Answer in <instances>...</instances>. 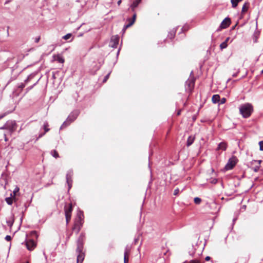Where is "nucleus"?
<instances>
[{
    "instance_id": "1",
    "label": "nucleus",
    "mask_w": 263,
    "mask_h": 263,
    "mask_svg": "<svg viewBox=\"0 0 263 263\" xmlns=\"http://www.w3.org/2000/svg\"><path fill=\"white\" fill-rule=\"evenodd\" d=\"M84 213L82 211L78 210L77 215L74 219V224L72 227V231L78 234L82 228L84 223Z\"/></svg>"
},
{
    "instance_id": "2",
    "label": "nucleus",
    "mask_w": 263,
    "mask_h": 263,
    "mask_svg": "<svg viewBox=\"0 0 263 263\" xmlns=\"http://www.w3.org/2000/svg\"><path fill=\"white\" fill-rule=\"evenodd\" d=\"M84 235L81 233L77 241V252L78 253L77 256V262L82 263L85 257V254L83 252V241L84 240Z\"/></svg>"
},
{
    "instance_id": "3",
    "label": "nucleus",
    "mask_w": 263,
    "mask_h": 263,
    "mask_svg": "<svg viewBox=\"0 0 263 263\" xmlns=\"http://www.w3.org/2000/svg\"><path fill=\"white\" fill-rule=\"evenodd\" d=\"M253 111V107L250 103H245L241 105L239 107V112L245 118H249Z\"/></svg>"
},
{
    "instance_id": "4",
    "label": "nucleus",
    "mask_w": 263,
    "mask_h": 263,
    "mask_svg": "<svg viewBox=\"0 0 263 263\" xmlns=\"http://www.w3.org/2000/svg\"><path fill=\"white\" fill-rule=\"evenodd\" d=\"M73 211L72 204L70 203L68 204H65L64 206V213L66 218V223L68 225L71 220V213Z\"/></svg>"
},
{
    "instance_id": "5",
    "label": "nucleus",
    "mask_w": 263,
    "mask_h": 263,
    "mask_svg": "<svg viewBox=\"0 0 263 263\" xmlns=\"http://www.w3.org/2000/svg\"><path fill=\"white\" fill-rule=\"evenodd\" d=\"M17 128V124L14 121H10L7 122L4 126L2 127L0 129H8L10 133L14 132Z\"/></svg>"
},
{
    "instance_id": "6",
    "label": "nucleus",
    "mask_w": 263,
    "mask_h": 263,
    "mask_svg": "<svg viewBox=\"0 0 263 263\" xmlns=\"http://www.w3.org/2000/svg\"><path fill=\"white\" fill-rule=\"evenodd\" d=\"M195 80L194 78L189 79L185 82V90L189 93H191L194 88Z\"/></svg>"
},
{
    "instance_id": "7",
    "label": "nucleus",
    "mask_w": 263,
    "mask_h": 263,
    "mask_svg": "<svg viewBox=\"0 0 263 263\" xmlns=\"http://www.w3.org/2000/svg\"><path fill=\"white\" fill-rule=\"evenodd\" d=\"M237 159L235 156H233L229 159L227 164L226 165L224 168L226 170H230L232 169L237 163Z\"/></svg>"
},
{
    "instance_id": "8",
    "label": "nucleus",
    "mask_w": 263,
    "mask_h": 263,
    "mask_svg": "<svg viewBox=\"0 0 263 263\" xmlns=\"http://www.w3.org/2000/svg\"><path fill=\"white\" fill-rule=\"evenodd\" d=\"M231 19L229 17L225 18L221 23L219 27L217 29V31H219L222 29L228 28L231 24Z\"/></svg>"
},
{
    "instance_id": "9",
    "label": "nucleus",
    "mask_w": 263,
    "mask_h": 263,
    "mask_svg": "<svg viewBox=\"0 0 263 263\" xmlns=\"http://www.w3.org/2000/svg\"><path fill=\"white\" fill-rule=\"evenodd\" d=\"M26 246L27 249L29 251H32L34 249L36 246V243L32 239H27L25 242Z\"/></svg>"
},
{
    "instance_id": "10",
    "label": "nucleus",
    "mask_w": 263,
    "mask_h": 263,
    "mask_svg": "<svg viewBox=\"0 0 263 263\" xmlns=\"http://www.w3.org/2000/svg\"><path fill=\"white\" fill-rule=\"evenodd\" d=\"M73 176V172L72 171L69 170L67 172L66 174V182L68 184L69 189L71 187L72 180V177Z\"/></svg>"
},
{
    "instance_id": "11",
    "label": "nucleus",
    "mask_w": 263,
    "mask_h": 263,
    "mask_svg": "<svg viewBox=\"0 0 263 263\" xmlns=\"http://www.w3.org/2000/svg\"><path fill=\"white\" fill-rule=\"evenodd\" d=\"M78 115L79 112L77 111L71 112L67 118V121H68L69 123H72L77 119Z\"/></svg>"
},
{
    "instance_id": "12",
    "label": "nucleus",
    "mask_w": 263,
    "mask_h": 263,
    "mask_svg": "<svg viewBox=\"0 0 263 263\" xmlns=\"http://www.w3.org/2000/svg\"><path fill=\"white\" fill-rule=\"evenodd\" d=\"M43 128L44 129V132L39 134L38 137L36 139V140L42 137L46 133L50 130V128H49V124L46 121L44 123Z\"/></svg>"
},
{
    "instance_id": "13",
    "label": "nucleus",
    "mask_w": 263,
    "mask_h": 263,
    "mask_svg": "<svg viewBox=\"0 0 263 263\" xmlns=\"http://www.w3.org/2000/svg\"><path fill=\"white\" fill-rule=\"evenodd\" d=\"M227 148V144L224 142H221L219 144L217 148V150L226 151Z\"/></svg>"
},
{
    "instance_id": "14",
    "label": "nucleus",
    "mask_w": 263,
    "mask_h": 263,
    "mask_svg": "<svg viewBox=\"0 0 263 263\" xmlns=\"http://www.w3.org/2000/svg\"><path fill=\"white\" fill-rule=\"evenodd\" d=\"M141 0H135L133 4L130 5V7L133 12L135 11V9L138 7Z\"/></svg>"
},
{
    "instance_id": "15",
    "label": "nucleus",
    "mask_w": 263,
    "mask_h": 263,
    "mask_svg": "<svg viewBox=\"0 0 263 263\" xmlns=\"http://www.w3.org/2000/svg\"><path fill=\"white\" fill-rule=\"evenodd\" d=\"M119 38L117 36H114L111 37V42L114 43L112 47L116 48L119 43Z\"/></svg>"
},
{
    "instance_id": "16",
    "label": "nucleus",
    "mask_w": 263,
    "mask_h": 263,
    "mask_svg": "<svg viewBox=\"0 0 263 263\" xmlns=\"http://www.w3.org/2000/svg\"><path fill=\"white\" fill-rule=\"evenodd\" d=\"M195 139V136H190L188 138H187V142H186V146L187 147L191 146L194 142V140Z\"/></svg>"
},
{
    "instance_id": "17",
    "label": "nucleus",
    "mask_w": 263,
    "mask_h": 263,
    "mask_svg": "<svg viewBox=\"0 0 263 263\" xmlns=\"http://www.w3.org/2000/svg\"><path fill=\"white\" fill-rule=\"evenodd\" d=\"M229 39H230V37H227L226 39L224 42H222V43L220 44V48L221 50H223V49H225V48H226L227 47V46H228L227 43L229 41Z\"/></svg>"
},
{
    "instance_id": "18",
    "label": "nucleus",
    "mask_w": 263,
    "mask_h": 263,
    "mask_svg": "<svg viewBox=\"0 0 263 263\" xmlns=\"http://www.w3.org/2000/svg\"><path fill=\"white\" fill-rule=\"evenodd\" d=\"M212 102L214 103H217L220 101V96L218 95H214L212 98Z\"/></svg>"
},
{
    "instance_id": "19",
    "label": "nucleus",
    "mask_w": 263,
    "mask_h": 263,
    "mask_svg": "<svg viewBox=\"0 0 263 263\" xmlns=\"http://www.w3.org/2000/svg\"><path fill=\"white\" fill-rule=\"evenodd\" d=\"M249 5H250V4L248 2H246L243 4L242 8V10H241L242 13H244L247 11L249 7Z\"/></svg>"
},
{
    "instance_id": "20",
    "label": "nucleus",
    "mask_w": 263,
    "mask_h": 263,
    "mask_svg": "<svg viewBox=\"0 0 263 263\" xmlns=\"http://www.w3.org/2000/svg\"><path fill=\"white\" fill-rule=\"evenodd\" d=\"M176 30L173 29L171 31H170L168 34V37L170 39H173L174 38L176 34Z\"/></svg>"
},
{
    "instance_id": "21",
    "label": "nucleus",
    "mask_w": 263,
    "mask_h": 263,
    "mask_svg": "<svg viewBox=\"0 0 263 263\" xmlns=\"http://www.w3.org/2000/svg\"><path fill=\"white\" fill-rule=\"evenodd\" d=\"M35 76V73H31L29 75L27 78L24 81V83L27 84L31 79H32Z\"/></svg>"
},
{
    "instance_id": "22",
    "label": "nucleus",
    "mask_w": 263,
    "mask_h": 263,
    "mask_svg": "<svg viewBox=\"0 0 263 263\" xmlns=\"http://www.w3.org/2000/svg\"><path fill=\"white\" fill-rule=\"evenodd\" d=\"M14 197H13V196L8 197L6 198V201L9 205H11L13 203V199H14Z\"/></svg>"
},
{
    "instance_id": "23",
    "label": "nucleus",
    "mask_w": 263,
    "mask_h": 263,
    "mask_svg": "<svg viewBox=\"0 0 263 263\" xmlns=\"http://www.w3.org/2000/svg\"><path fill=\"white\" fill-rule=\"evenodd\" d=\"M242 0H231V2L232 3V7L235 8L238 5V3Z\"/></svg>"
},
{
    "instance_id": "24",
    "label": "nucleus",
    "mask_w": 263,
    "mask_h": 263,
    "mask_svg": "<svg viewBox=\"0 0 263 263\" xmlns=\"http://www.w3.org/2000/svg\"><path fill=\"white\" fill-rule=\"evenodd\" d=\"M130 252V247L128 246H127L125 249L124 255L129 256Z\"/></svg>"
},
{
    "instance_id": "25",
    "label": "nucleus",
    "mask_w": 263,
    "mask_h": 263,
    "mask_svg": "<svg viewBox=\"0 0 263 263\" xmlns=\"http://www.w3.org/2000/svg\"><path fill=\"white\" fill-rule=\"evenodd\" d=\"M50 154L55 158H58L59 157V154H58V152L55 150L51 151L50 152Z\"/></svg>"
},
{
    "instance_id": "26",
    "label": "nucleus",
    "mask_w": 263,
    "mask_h": 263,
    "mask_svg": "<svg viewBox=\"0 0 263 263\" xmlns=\"http://www.w3.org/2000/svg\"><path fill=\"white\" fill-rule=\"evenodd\" d=\"M20 191V188L18 186H16L14 189L13 193L11 194V196H13V197L15 198V196H16L17 193H18Z\"/></svg>"
},
{
    "instance_id": "27",
    "label": "nucleus",
    "mask_w": 263,
    "mask_h": 263,
    "mask_svg": "<svg viewBox=\"0 0 263 263\" xmlns=\"http://www.w3.org/2000/svg\"><path fill=\"white\" fill-rule=\"evenodd\" d=\"M70 124V123H69L68 121H67V120L66 119V120L62 124V125H61V129L62 128H65L66 127H67V126H68L69 124Z\"/></svg>"
},
{
    "instance_id": "28",
    "label": "nucleus",
    "mask_w": 263,
    "mask_h": 263,
    "mask_svg": "<svg viewBox=\"0 0 263 263\" xmlns=\"http://www.w3.org/2000/svg\"><path fill=\"white\" fill-rule=\"evenodd\" d=\"M195 203L196 204H199L201 202V199L199 197H195L194 199Z\"/></svg>"
},
{
    "instance_id": "29",
    "label": "nucleus",
    "mask_w": 263,
    "mask_h": 263,
    "mask_svg": "<svg viewBox=\"0 0 263 263\" xmlns=\"http://www.w3.org/2000/svg\"><path fill=\"white\" fill-rule=\"evenodd\" d=\"M72 36V34L71 33H68L67 34H66L65 35H64L63 37V39H64V40H68V39H69Z\"/></svg>"
},
{
    "instance_id": "30",
    "label": "nucleus",
    "mask_w": 263,
    "mask_h": 263,
    "mask_svg": "<svg viewBox=\"0 0 263 263\" xmlns=\"http://www.w3.org/2000/svg\"><path fill=\"white\" fill-rule=\"evenodd\" d=\"M57 60L61 63H63L64 62V59L60 56L58 57Z\"/></svg>"
},
{
    "instance_id": "31",
    "label": "nucleus",
    "mask_w": 263,
    "mask_h": 263,
    "mask_svg": "<svg viewBox=\"0 0 263 263\" xmlns=\"http://www.w3.org/2000/svg\"><path fill=\"white\" fill-rule=\"evenodd\" d=\"M133 22H130L129 24H128L127 25H125L123 29V30H125V29H126L128 27L131 26L133 24Z\"/></svg>"
},
{
    "instance_id": "32",
    "label": "nucleus",
    "mask_w": 263,
    "mask_h": 263,
    "mask_svg": "<svg viewBox=\"0 0 263 263\" xmlns=\"http://www.w3.org/2000/svg\"><path fill=\"white\" fill-rule=\"evenodd\" d=\"M39 80H38L32 86H31L30 87H28L26 88V90L27 91H29L30 90H31L32 88H33V87L37 83L38 81H39Z\"/></svg>"
},
{
    "instance_id": "33",
    "label": "nucleus",
    "mask_w": 263,
    "mask_h": 263,
    "mask_svg": "<svg viewBox=\"0 0 263 263\" xmlns=\"http://www.w3.org/2000/svg\"><path fill=\"white\" fill-rule=\"evenodd\" d=\"M26 84L25 83H22L18 86V88H20L21 90H22L25 86Z\"/></svg>"
},
{
    "instance_id": "34",
    "label": "nucleus",
    "mask_w": 263,
    "mask_h": 263,
    "mask_svg": "<svg viewBox=\"0 0 263 263\" xmlns=\"http://www.w3.org/2000/svg\"><path fill=\"white\" fill-rule=\"evenodd\" d=\"M129 257L128 256L124 255V263H128Z\"/></svg>"
},
{
    "instance_id": "35",
    "label": "nucleus",
    "mask_w": 263,
    "mask_h": 263,
    "mask_svg": "<svg viewBox=\"0 0 263 263\" xmlns=\"http://www.w3.org/2000/svg\"><path fill=\"white\" fill-rule=\"evenodd\" d=\"M259 149L260 151H263V141H261L259 142Z\"/></svg>"
},
{
    "instance_id": "36",
    "label": "nucleus",
    "mask_w": 263,
    "mask_h": 263,
    "mask_svg": "<svg viewBox=\"0 0 263 263\" xmlns=\"http://www.w3.org/2000/svg\"><path fill=\"white\" fill-rule=\"evenodd\" d=\"M210 182L213 184H216L217 182V180L215 178H211Z\"/></svg>"
},
{
    "instance_id": "37",
    "label": "nucleus",
    "mask_w": 263,
    "mask_h": 263,
    "mask_svg": "<svg viewBox=\"0 0 263 263\" xmlns=\"http://www.w3.org/2000/svg\"><path fill=\"white\" fill-rule=\"evenodd\" d=\"M7 223L8 224V225L10 227H11L13 225V220H8L7 221Z\"/></svg>"
},
{
    "instance_id": "38",
    "label": "nucleus",
    "mask_w": 263,
    "mask_h": 263,
    "mask_svg": "<svg viewBox=\"0 0 263 263\" xmlns=\"http://www.w3.org/2000/svg\"><path fill=\"white\" fill-rule=\"evenodd\" d=\"M219 102L220 104H224L226 102V99L225 98H222L221 99H220Z\"/></svg>"
},
{
    "instance_id": "39",
    "label": "nucleus",
    "mask_w": 263,
    "mask_h": 263,
    "mask_svg": "<svg viewBox=\"0 0 263 263\" xmlns=\"http://www.w3.org/2000/svg\"><path fill=\"white\" fill-rule=\"evenodd\" d=\"M110 73H108L104 78V80L103 81V83H105L106 82V81L108 80L109 77Z\"/></svg>"
},
{
    "instance_id": "40",
    "label": "nucleus",
    "mask_w": 263,
    "mask_h": 263,
    "mask_svg": "<svg viewBox=\"0 0 263 263\" xmlns=\"http://www.w3.org/2000/svg\"><path fill=\"white\" fill-rule=\"evenodd\" d=\"M179 189L178 188L175 189L174 191V195L177 196L179 194Z\"/></svg>"
},
{
    "instance_id": "41",
    "label": "nucleus",
    "mask_w": 263,
    "mask_h": 263,
    "mask_svg": "<svg viewBox=\"0 0 263 263\" xmlns=\"http://www.w3.org/2000/svg\"><path fill=\"white\" fill-rule=\"evenodd\" d=\"M31 234L35 238H37V233L35 231H33L31 232Z\"/></svg>"
},
{
    "instance_id": "42",
    "label": "nucleus",
    "mask_w": 263,
    "mask_h": 263,
    "mask_svg": "<svg viewBox=\"0 0 263 263\" xmlns=\"http://www.w3.org/2000/svg\"><path fill=\"white\" fill-rule=\"evenodd\" d=\"M5 239L8 241H9L11 240V237L9 235H7L5 237Z\"/></svg>"
},
{
    "instance_id": "43",
    "label": "nucleus",
    "mask_w": 263,
    "mask_h": 263,
    "mask_svg": "<svg viewBox=\"0 0 263 263\" xmlns=\"http://www.w3.org/2000/svg\"><path fill=\"white\" fill-rule=\"evenodd\" d=\"M40 39H41V37H40V36L36 37L35 38V39H34V41H35V43H38V42H39V41H40Z\"/></svg>"
},
{
    "instance_id": "44",
    "label": "nucleus",
    "mask_w": 263,
    "mask_h": 263,
    "mask_svg": "<svg viewBox=\"0 0 263 263\" xmlns=\"http://www.w3.org/2000/svg\"><path fill=\"white\" fill-rule=\"evenodd\" d=\"M136 17V14L134 13L133 16V20L131 21V22H133V23H134V22H135Z\"/></svg>"
},
{
    "instance_id": "45",
    "label": "nucleus",
    "mask_w": 263,
    "mask_h": 263,
    "mask_svg": "<svg viewBox=\"0 0 263 263\" xmlns=\"http://www.w3.org/2000/svg\"><path fill=\"white\" fill-rule=\"evenodd\" d=\"M259 166H257L254 168V170L255 172H257L259 170Z\"/></svg>"
},
{
    "instance_id": "46",
    "label": "nucleus",
    "mask_w": 263,
    "mask_h": 263,
    "mask_svg": "<svg viewBox=\"0 0 263 263\" xmlns=\"http://www.w3.org/2000/svg\"><path fill=\"white\" fill-rule=\"evenodd\" d=\"M210 258H210V256H206V257L205 258V260L206 261H209V260H210Z\"/></svg>"
},
{
    "instance_id": "47",
    "label": "nucleus",
    "mask_w": 263,
    "mask_h": 263,
    "mask_svg": "<svg viewBox=\"0 0 263 263\" xmlns=\"http://www.w3.org/2000/svg\"><path fill=\"white\" fill-rule=\"evenodd\" d=\"M121 2H122V0H119V1L118 2V3H117L118 5V6H120V5L121 4Z\"/></svg>"
},
{
    "instance_id": "48",
    "label": "nucleus",
    "mask_w": 263,
    "mask_h": 263,
    "mask_svg": "<svg viewBox=\"0 0 263 263\" xmlns=\"http://www.w3.org/2000/svg\"><path fill=\"white\" fill-rule=\"evenodd\" d=\"M180 113H181V110H179L177 114V116H179L180 115Z\"/></svg>"
},
{
    "instance_id": "49",
    "label": "nucleus",
    "mask_w": 263,
    "mask_h": 263,
    "mask_svg": "<svg viewBox=\"0 0 263 263\" xmlns=\"http://www.w3.org/2000/svg\"><path fill=\"white\" fill-rule=\"evenodd\" d=\"M258 164H259L260 163V162H261V161L260 160L258 161Z\"/></svg>"
},
{
    "instance_id": "50",
    "label": "nucleus",
    "mask_w": 263,
    "mask_h": 263,
    "mask_svg": "<svg viewBox=\"0 0 263 263\" xmlns=\"http://www.w3.org/2000/svg\"><path fill=\"white\" fill-rule=\"evenodd\" d=\"M261 73H263V69L261 70Z\"/></svg>"
},
{
    "instance_id": "51",
    "label": "nucleus",
    "mask_w": 263,
    "mask_h": 263,
    "mask_svg": "<svg viewBox=\"0 0 263 263\" xmlns=\"http://www.w3.org/2000/svg\"><path fill=\"white\" fill-rule=\"evenodd\" d=\"M71 235V234H70V235L68 237V238H69L70 236Z\"/></svg>"
}]
</instances>
